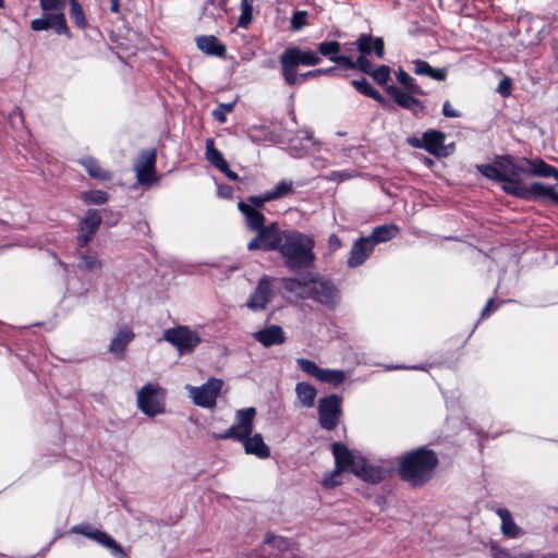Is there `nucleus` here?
I'll return each mask as SVG.
<instances>
[{
  "mask_svg": "<svg viewBox=\"0 0 558 558\" xmlns=\"http://www.w3.org/2000/svg\"><path fill=\"white\" fill-rule=\"evenodd\" d=\"M442 113L447 118H459L461 116L460 112L456 110L448 100L444 102Z\"/></svg>",
  "mask_w": 558,
  "mask_h": 558,
  "instance_id": "55",
  "label": "nucleus"
},
{
  "mask_svg": "<svg viewBox=\"0 0 558 558\" xmlns=\"http://www.w3.org/2000/svg\"><path fill=\"white\" fill-rule=\"evenodd\" d=\"M357 49L360 51V56H363L366 59V56L369 54L373 50L378 58L384 57L385 45L384 40L380 37H372L371 35H361L356 40Z\"/></svg>",
  "mask_w": 558,
  "mask_h": 558,
  "instance_id": "25",
  "label": "nucleus"
},
{
  "mask_svg": "<svg viewBox=\"0 0 558 558\" xmlns=\"http://www.w3.org/2000/svg\"><path fill=\"white\" fill-rule=\"evenodd\" d=\"M319 424L331 430L338 425L341 415V399L337 395L322 398L318 403Z\"/></svg>",
  "mask_w": 558,
  "mask_h": 558,
  "instance_id": "13",
  "label": "nucleus"
},
{
  "mask_svg": "<svg viewBox=\"0 0 558 558\" xmlns=\"http://www.w3.org/2000/svg\"><path fill=\"white\" fill-rule=\"evenodd\" d=\"M476 169L487 179L501 182L505 193L508 185L519 182V172L522 171L509 155L497 156L490 163L476 165Z\"/></svg>",
  "mask_w": 558,
  "mask_h": 558,
  "instance_id": "5",
  "label": "nucleus"
},
{
  "mask_svg": "<svg viewBox=\"0 0 558 558\" xmlns=\"http://www.w3.org/2000/svg\"><path fill=\"white\" fill-rule=\"evenodd\" d=\"M352 85L363 95H368L373 89V86L365 80H354L352 81Z\"/></svg>",
  "mask_w": 558,
  "mask_h": 558,
  "instance_id": "54",
  "label": "nucleus"
},
{
  "mask_svg": "<svg viewBox=\"0 0 558 558\" xmlns=\"http://www.w3.org/2000/svg\"><path fill=\"white\" fill-rule=\"evenodd\" d=\"M367 96L372 97L373 99L377 100L380 104H385L384 97L374 88L371 90V93Z\"/></svg>",
  "mask_w": 558,
  "mask_h": 558,
  "instance_id": "63",
  "label": "nucleus"
},
{
  "mask_svg": "<svg viewBox=\"0 0 558 558\" xmlns=\"http://www.w3.org/2000/svg\"><path fill=\"white\" fill-rule=\"evenodd\" d=\"M238 208L245 217L246 223L251 230L258 231L264 227L265 217L262 213L243 201L238 203Z\"/></svg>",
  "mask_w": 558,
  "mask_h": 558,
  "instance_id": "31",
  "label": "nucleus"
},
{
  "mask_svg": "<svg viewBox=\"0 0 558 558\" xmlns=\"http://www.w3.org/2000/svg\"><path fill=\"white\" fill-rule=\"evenodd\" d=\"M283 542H284V539L282 537H278V536H274V535L272 536H268L266 538V543L267 544H271L274 546H277V545L279 546Z\"/></svg>",
  "mask_w": 558,
  "mask_h": 558,
  "instance_id": "61",
  "label": "nucleus"
},
{
  "mask_svg": "<svg viewBox=\"0 0 558 558\" xmlns=\"http://www.w3.org/2000/svg\"><path fill=\"white\" fill-rule=\"evenodd\" d=\"M295 395L302 407L312 408L315 404L317 390L313 385L301 381L295 385Z\"/></svg>",
  "mask_w": 558,
  "mask_h": 558,
  "instance_id": "32",
  "label": "nucleus"
},
{
  "mask_svg": "<svg viewBox=\"0 0 558 558\" xmlns=\"http://www.w3.org/2000/svg\"><path fill=\"white\" fill-rule=\"evenodd\" d=\"M256 409L248 407L235 411L232 425L222 434H214L215 439L240 440L247 438L253 433Z\"/></svg>",
  "mask_w": 558,
  "mask_h": 558,
  "instance_id": "8",
  "label": "nucleus"
},
{
  "mask_svg": "<svg viewBox=\"0 0 558 558\" xmlns=\"http://www.w3.org/2000/svg\"><path fill=\"white\" fill-rule=\"evenodd\" d=\"M496 306H494V300L489 299L486 306L482 310L481 316L485 317L489 315L493 311H495Z\"/></svg>",
  "mask_w": 558,
  "mask_h": 558,
  "instance_id": "59",
  "label": "nucleus"
},
{
  "mask_svg": "<svg viewBox=\"0 0 558 558\" xmlns=\"http://www.w3.org/2000/svg\"><path fill=\"white\" fill-rule=\"evenodd\" d=\"M271 296L270 278L263 277L247 302V307L252 311L265 310Z\"/></svg>",
  "mask_w": 558,
  "mask_h": 558,
  "instance_id": "21",
  "label": "nucleus"
},
{
  "mask_svg": "<svg viewBox=\"0 0 558 558\" xmlns=\"http://www.w3.org/2000/svg\"><path fill=\"white\" fill-rule=\"evenodd\" d=\"M163 340L173 345L180 355L192 353L201 343L198 332L187 326L166 329L163 331Z\"/></svg>",
  "mask_w": 558,
  "mask_h": 558,
  "instance_id": "9",
  "label": "nucleus"
},
{
  "mask_svg": "<svg viewBox=\"0 0 558 558\" xmlns=\"http://www.w3.org/2000/svg\"><path fill=\"white\" fill-rule=\"evenodd\" d=\"M315 148L316 142L314 141L312 134L307 131H300L290 141V149L298 157L314 151Z\"/></svg>",
  "mask_w": 558,
  "mask_h": 558,
  "instance_id": "27",
  "label": "nucleus"
},
{
  "mask_svg": "<svg viewBox=\"0 0 558 558\" xmlns=\"http://www.w3.org/2000/svg\"><path fill=\"white\" fill-rule=\"evenodd\" d=\"M271 198H268V191L260 195H253L248 197V202L253 208L262 207L265 203L271 202Z\"/></svg>",
  "mask_w": 558,
  "mask_h": 558,
  "instance_id": "53",
  "label": "nucleus"
},
{
  "mask_svg": "<svg viewBox=\"0 0 558 558\" xmlns=\"http://www.w3.org/2000/svg\"><path fill=\"white\" fill-rule=\"evenodd\" d=\"M413 71L417 75H426L436 81H444L446 78V70L433 69L427 62L423 60H414L412 62Z\"/></svg>",
  "mask_w": 558,
  "mask_h": 558,
  "instance_id": "34",
  "label": "nucleus"
},
{
  "mask_svg": "<svg viewBox=\"0 0 558 558\" xmlns=\"http://www.w3.org/2000/svg\"><path fill=\"white\" fill-rule=\"evenodd\" d=\"M498 92L502 96H508L510 94V81L505 78L498 85Z\"/></svg>",
  "mask_w": 558,
  "mask_h": 558,
  "instance_id": "58",
  "label": "nucleus"
},
{
  "mask_svg": "<svg viewBox=\"0 0 558 558\" xmlns=\"http://www.w3.org/2000/svg\"><path fill=\"white\" fill-rule=\"evenodd\" d=\"M282 288L286 291L293 293L295 296L306 298L308 281L303 282L294 278L282 279Z\"/></svg>",
  "mask_w": 558,
  "mask_h": 558,
  "instance_id": "40",
  "label": "nucleus"
},
{
  "mask_svg": "<svg viewBox=\"0 0 558 558\" xmlns=\"http://www.w3.org/2000/svg\"><path fill=\"white\" fill-rule=\"evenodd\" d=\"M342 472H343L342 470H339L338 466H336V469L332 472H330L324 476V478L322 481V485L328 489L339 486L342 483V480H341Z\"/></svg>",
  "mask_w": 558,
  "mask_h": 558,
  "instance_id": "48",
  "label": "nucleus"
},
{
  "mask_svg": "<svg viewBox=\"0 0 558 558\" xmlns=\"http://www.w3.org/2000/svg\"><path fill=\"white\" fill-rule=\"evenodd\" d=\"M253 2L254 0H241V15L238 21V26L246 28L253 19Z\"/></svg>",
  "mask_w": 558,
  "mask_h": 558,
  "instance_id": "44",
  "label": "nucleus"
},
{
  "mask_svg": "<svg viewBox=\"0 0 558 558\" xmlns=\"http://www.w3.org/2000/svg\"><path fill=\"white\" fill-rule=\"evenodd\" d=\"M136 180L142 185H150L157 182L156 151L143 150L134 165Z\"/></svg>",
  "mask_w": 558,
  "mask_h": 558,
  "instance_id": "15",
  "label": "nucleus"
},
{
  "mask_svg": "<svg viewBox=\"0 0 558 558\" xmlns=\"http://www.w3.org/2000/svg\"><path fill=\"white\" fill-rule=\"evenodd\" d=\"M332 454L335 458L336 466L343 472L355 473L356 468L362 463L363 457L341 442L332 445Z\"/></svg>",
  "mask_w": 558,
  "mask_h": 558,
  "instance_id": "17",
  "label": "nucleus"
},
{
  "mask_svg": "<svg viewBox=\"0 0 558 558\" xmlns=\"http://www.w3.org/2000/svg\"><path fill=\"white\" fill-rule=\"evenodd\" d=\"M293 181L292 180H281L276 184V186L268 191V198L272 201L282 198L293 192Z\"/></svg>",
  "mask_w": 558,
  "mask_h": 558,
  "instance_id": "42",
  "label": "nucleus"
},
{
  "mask_svg": "<svg viewBox=\"0 0 558 558\" xmlns=\"http://www.w3.org/2000/svg\"><path fill=\"white\" fill-rule=\"evenodd\" d=\"M506 193L524 199H534L544 196L550 198L554 203L555 195H558V192L555 191L553 186L541 182L526 185L522 179H520L519 182H513L511 185H508Z\"/></svg>",
  "mask_w": 558,
  "mask_h": 558,
  "instance_id": "11",
  "label": "nucleus"
},
{
  "mask_svg": "<svg viewBox=\"0 0 558 558\" xmlns=\"http://www.w3.org/2000/svg\"><path fill=\"white\" fill-rule=\"evenodd\" d=\"M341 247V241L336 234H331L328 240V248L330 252H336Z\"/></svg>",
  "mask_w": 558,
  "mask_h": 558,
  "instance_id": "56",
  "label": "nucleus"
},
{
  "mask_svg": "<svg viewBox=\"0 0 558 558\" xmlns=\"http://www.w3.org/2000/svg\"><path fill=\"white\" fill-rule=\"evenodd\" d=\"M205 158L206 160L218 170L227 169V160L223 157V154L215 147V142L213 138H207L205 143Z\"/></svg>",
  "mask_w": 558,
  "mask_h": 558,
  "instance_id": "33",
  "label": "nucleus"
},
{
  "mask_svg": "<svg viewBox=\"0 0 558 558\" xmlns=\"http://www.w3.org/2000/svg\"><path fill=\"white\" fill-rule=\"evenodd\" d=\"M333 72H336L335 68L312 70V71H308L306 73L299 74L300 83L305 81V80L312 78V77H317V76H320V75L332 74Z\"/></svg>",
  "mask_w": 558,
  "mask_h": 558,
  "instance_id": "51",
  "label": "nucleus"
},
{
  "mask_svg": "<svg viewBox=\"0 0 558 558\" xmlns=\"http://www.w3.org/2000/svg\"><path fill=\"white\" fill-rule=\"evenodd\" d=\"M197 47L213 56H222L226 51L225 47L219 45L214 36H203L197 39Z\"/></svg>",
  "mask_w": 558,
  "mask_h": 558,
  "instance_id": "36",
  "label": "nucleus"
},
{
  "mask_svg": "<svg viewBox=\"0 0 558 558\" xmlns=\"http://www.w3.org/2000/svg\"><path fill=\"white\" fill-rule=\"evenodd\" d=\"M66 0H39L43 16L31 22L34 32L53 29L58 35L72 37L64 14Z\"/></svg>",
  "mask_w": 558,
  "mask_h": 558,
  "instance_id": "3",
  "label": "nucleus"
},
{
  "mask_svg": "<svg viewBox=\"0 0 558 558\" xmlns=\"http://www.w3.org/2000/svg\"><path fill=\"white\" fill-rule=\"evenodd\" d=\"M110 10L113 13L120 12V0H110Z\"/></svg>",
  "mask_w": 558,
  "mask_h": 558,
  "instance_id": "64",
  "label": "nucleus"
},
{
  "mask_svg": "<svg viewBox=\"0 0 558 558\" xmlns=\"http://www.w3.org/2000/svg\"><path fill=\"white\" fill-rule=\"evenodd\" d=\"M366 73L371 74L372 77L380 85L387 84L390 78V68L387 65H380L377 69H373V65L371 64V71Z\"/></svg>",
  "mask_w": 558,
  "mask_h": 558,
  "instance_id": "47",
  "label": "nucleus"
},
{
  "mask_svg": "<svg viewBox=\"0 0 558 558\" xmlns=\"http://www.w3.org/2000/svg\"><path fill=\"white\" fill-rule=\"evenodd\" d=\"M354 474L365 482L376 484L384 480L385 470L379 465L368 464L363 458Z\"/></svg>",
  "mask_w": 558,
  "mask_h": 558,
  "instance_id": "30",
  "label": "nucleus"
},
{
  "mask_svg": "<svg viewBox=\"0 0 558 558\" xmlns=\"http://www.w3.org/2000/svg\"><path fill=\"white\" fill-rule=\"evenodd\" d=\"M100 223L101 217L97 210L89 209L86 211L84 218L81 221L80 231L77 234V243L81 247H84L88 244V242L98 230Z\"/></svg>",
  "mask_w": 558,
  "mask_h": 558,
  "instance_id": "18",
  "label": "nucleus"
},
{
  "mask_svg": "<svg viewBox=\"0 0 558 558\" xmlns=\"http://www.w3.org/2000/svg\"><path fill=\"white\" fill-rule=\"evenodd\" d=\"M340 44L338 41H323L318 45V51L322 56L327 57L330 61L340 64L350 70H360L362 72L371 71V62L363 56H359L353 60L350 56L339 54Z\"/></svg>",
  "mask_w": 558,
  "mask_h": 558,
  "instance_id": "10",
  "label": "nucleus"
},
{
  "mask_svg": "<svg viewBox=\"0 0 558 558\" xmlns=\"http://www.w3.org/2000/svg\"><path fill=\"white\" fill-rule=\"evenodd\" d=\"M86 204L102 205L108 201V194L101 190H92L84 192L81 196Z\"/></svg>",
  "mask_w": 558,
  "mask_h": 558,
  "instance_id": "45",
  "label": "nucleus"
},
{
  "mask_svg": "<svg viewBox=\"0 0 558 558\" xmlns=\"http://www.w3.org/2000/svg\"><path fill=\"white\" fill-rule=\"evenodd\" d=\"M235 106V101L228 104H220L216 109L213 110V117L220 123L227 121V114L232 112Z\"/></svg>",
  "mask_w": 558,
  "mask_h": 558,
  "instance_id": "49",
  "label": "nucleus"
},
{
  "mask_svg": "<svg viewBox=\"0 0 558 558\" xmlns=\"http://www.w3.org/2000/svg\"><path fill=\"white\" fill-rule=\"evenodd\" d=\"M243 444L246 454H252L258 459H267L270 457V448L265 444L263 436L259 433L247 436V438L240 439Z\"/></svg>",
  "mask_w": 558,
  "mask_h": 558,
  "instance_id": "24",
  "label": "nucleus"
},
{
  "mask_svg": "<svg viewBox=\"0 0 558 558\" xmlns=\"http://www.w3.org/2000/svg\"><path fill=\"white\" fill-rule=\"evenodd\" d=\"M397 233L398 228L395 225H384L376 227L367 238L371 239L374 245H376L393 239Z\"/></svg>",
  "mask_w": 558,
  "mask_h": 558,
  "instance_id": "35",
  "label": "nucleus"
},
{
  "mask_svg": "<svg viewBox=\"0 0 558 558\" xmlns=\"http://www.w3.org/2000/svg\"><path fill=\"white\" fill-rule=\"evenodd\" d=\"M220 171L222 173H225L227 175V178L232 180V181L239 180V175L234 171L230 170L229 163L227 165V169L226 170H220Z\"/></svg>",
  "mask_w": 558,
  "mask_h": 558,
  "instance_id": "62",
  "label": "nucleus"
},
{
  "mask_svg": "<svg viewBox=\"0 0 558 558\" xmlns=\"http://www.w3.org/2000/svg\"><path fill=\"white\" fill-rule=\"evenodd\" d=\"M314 240L296 230H284L279 253L284 265L291 270L310 267L315 255L313 253Z\"/></svg>",
  "mask_w": 558,
  "mask_h": 558,
  "instance_id": "1",
  "label": "nucleus"
},
{
  "mask_svg": "<svg viewBox=\"0 0 558 558\" xmlns=\"http://www.w3.org/2000/svg\"><path fill=\"white\" fill-rule=\"evenodd\" d=\"M386 92L393 98L396 104L402 108L410 109L415 113L417 110L423 109L421 102L412 96V93L403 92L393 85L387 86Z\"/></svg>",
  "mask_w": 558,
  "mask_h": 558,
  "instance_id": "26",
  "label": "nucleus"
},
{
  "mask_svg": "<svg viewBox=\"0 0 558 558\" xmlns=\"http://www.w3.org/2000/svg\"><path fill=\"white\" fill-rule=\"evenodd\" d=\"M218 195L222 198H232L233 189L229 185H219L218 186Z\"/></svg>",
  "mask_w": 558,
  "mask_h": 558,
  "instance_id": "57",
  "label": "nucleus"
},
{
  "mask_svg": "<svg viewBox=\"0 0 558 558\" xmlns=\"http://www.w3.org/2000/svg\"><path fill=\"white\" fill-rule=\"evenodd\" d=\"M257 232V235L247 244L250 251H279L283 239V231H281L276 223L263 227Z\"/></svg>",
  "mask_w": 558,
  "mask_h": 558,
  "instance_id": "12",
  "label": "nucleus"
},
{
  "mask_svg": "<svg viewBox=\"0 0 558 558\" xmlns=\"http://www.w3.org/2000/svg\"><path fill=\"white\" fill-rule=\"evenodd\" d=\"M446 135L437 130H428L423 133V148L435 156H447L449 154L445 146Z\"/></svg>",
  "mask_w": 558,
  "mask_h": 558,
  "instance_id": "22",
  "label": "nucleus"
},
{
  "mask_svg": "<svg viewBox=\"0 0 558 558\" xmlns=\"http://www.w3.org/2000/svg\"><path fill=\"white\" fill-rule=\"evenodd\" d=\"M328 306L333 307L339 301V293L333 283L324 279L308 281L307 296Z\"/></svg>",
  "mask_w": 558,
  "mask_h": 558,
  "instance_id": "14",
  "label": "nucleus"
},
{
  "mask_svg": "<svg viewBox=\"0 0 558 558\" xmlns=\"http://www.w3.org/2000/svg\"><path fill=\"white\" fill-rule=\"evenodd\" d=\"M135 333L129 326L120 327L109 344V352L113 357L121 360L124 356L128 345L134 340Z\"/></svg>",
  "mask_w": 558,
  "mask_h": 558,
  "instance_id": "19",
  "label": "nucleus"
},
{
  "mask_svg": "<svg viewBox=\"0 0 558 558\" xmlns=\"http://www.w3.org/2000/svg\"><path fill=\"white\" fill-rule=\"evenodd\" d=\"M374 247L375 245L367 236L356 240L352 245L350 256L348 258V266L350 268L361 266L371 256Z\"/></svg>",
  "mask_w": 558,
  "mask_h": 558,
  "instance_id": "20",
  "label": "nucleus"
},
{
  "mask_svg": "<svg viewBox=\"0 0 558 558\" xmlns=\"http://www.w3.org/2000/svg\"><path fill=\"white\" fill-rule=\"evenodd\" d=\"M307 19V12L305 11H296L292 15L291 26L294 31H300L305 24Z\"/></svg>",
  "mask_w": 558,
  "mask_h": 558,
  "instance_id": "52",
  "label": "nucleus"
},
{
  "mask_svg": "<svg viewBox=\"0 0 558 558\" xmlns=\"http://www.w3.org/2000/svg\"><path fill=\"white\" fill-rule=\"evenodd\" d=\"M223 387V381L216 377H210L201 386L185 385L189 398L193 403L203 409H213L217 404L218 397Z\"/></svg>",
  "mask_w": 558,
  "mask_h": 558,
  "instance_id": "7",
  "label": "nucleus"
},
{
  "mask_svg": "<svg viewBox=\"0 0 558 558\" xmlns=\"http://www.w3.org/2000/svg\"><path fill=\"white\" fill-rule=\"evenodd\" d=\"M408 143H409V145H411L414 148H423V137L422 138L409 137Z\"/></svg>",
  "mask_w": 558,
  "mask_h": 558,
  "instance_id": "60",
  "label": "nucleus"
},
{
  "mask_svg": "<svg viewBox=\"0 0 558 558\" xmlns=\"http://www.w3.org/2000/svg\"><path fill=\"white\" fill-rule=\"evenodd\" d=\"M525 162H527L532 168L529 171L531 175H537L543 178L548 177H556L558 170L551 167L550 165L546 163L542 159L536 160H527L525 159Z\"/></svg>",
  "mask_w": 558,
  "mask_h": 558,
  "instance_id": "38",
  "label": "nucleus"
},
{
  "mask_svg": "<svg viewBox=\"0 0 558 558\" xmlns=\"http://www.w3.org/2000/svg\"><path fill=\"white\" fill-rule=\"evenodd\" d=\"M347 372L342 369L322 368L318 380L333 387H338L347 379Z\"/></svg>",
  "mask_w": 558,
  "mask_h": 558,
  "instance_id": "37",
  "label": "nucleus"
},
{
  "mask_svg": "<svg viewBox=\"0 0 558 558\" xmlns=\"http://www.w3.org/2000/svg\"><path fill=\"white\" fill-rule=\"evenodd\" d=\"M254 339L264 347L282 344L286 341V333L278 325H271L260 329L253 335Z\"/></svg>",
  "mask_w": 558,
  "mask_h": 558,
  "instance_id": "23",
  "label": "nucleus"
},
{
  "mask_svg": "<svg viewBox=\"0 0 558 558\" xmlns=\"http://www.w3.org/2000/svg\"><path fill=\"white\" fill-rule=\"evenodd\" d=\"M78 268L88 271H100L102 268L101 260L94 254H80Z\"/></svg>",
  "mask_w": 558,
  "mask_h": 558,
  "instance_id": "43",
  "label": "nucleus"
},
{
  "mask_svg": "<svg viewBox=\"0 0 558 558\" xmlns=\"http://www.w3.org/2000/svg\"><path fill=\"white\" fill-rule=\"evenodd\" d=\"M437 463V457L432 450L418 448L402 458L400 475L411 485L422 486L432 478Z\"/></svg>",
  "mask_w": 558,
  "mask_h": 558,
  "instance_id": "2",
  "label": "nucleus"
},
{
  "mask_svg": "<svg viewBox=\"0 0 558 558\" xmlns=\"http://www.w3.org/2000/svg\"><path fill=\"white\" fill-rule=\"evenodd\" d=\"M296 365L303 373L311 375L318 380L322 367H319L314 361L300 357L296 359Z\"/></svg>",
  "mask_w": 558,
  "mask_h": 558,
  "instance_id": "46",
  "label": "nucleus"
},
{
  "mask_svg": "<svg viewBox=\"0 0 558 558\" xmlns=\"http://www.w3.org/2000/svg\"><path fill=\"white\" fill-rule=\"evenodd\" d=\"M497 515L501 521V533L509 538H519L523 535L522 529L514 522L510 511L505 508L496 510Z\"/></svg>",
  "mask_w": 558,
  "mask_h": 558,
  "instance_id": "28",
  "label": "nucleus"
},
{
  "mask_svg": "<svg viewBox=\"0 0 558 558\" xmlns=\"http://www.w3.org/2000/svg\"><path fill=\"white\" fill-rule=\"evenodd\" d=\"M166 390L158 383H148L136 395L137 408L147 416L166 412Z\"/></svg>",
  "mask_w": 558,
  "mask_h": 558,
  "instance_id": "6",
  "label": "nucleus"
},
{
  "mask_svg": "<svg viewBox=\"0 0 558 558\" xmlns=\"http://www.w3.org/2000/svg\"><path fill=\"white\" fill-rule=\"evenodd\" d=\"M70 3V17L73 23L80 29H85L88 25L87 17L85 15L84 9L78 0H69Z\"/></svg>",
  "mask_w": 558,
  "mask_h": 558,
  "instance_id": "39",
  "label": "nucleus"
},
{
  "mask_svg": "<svg viewBox=\"0 0 558 558\" xmlns=\"http://www.w3.org/2000/svg\"><path fill=\"white\" fill-rule=\"evenodd\" d=\"M397 81L399 84L407 90L408 93H412L415 95H423V90L421 87L415 83V80L411 77L405 71L399 70L396 73Z\"/></svg>",
  "mask_w": 558,
  "mask_h": 558,
  "instance_id": "41",
  "label": "nucleus"
},
{
  "mask_svg": "<svg viewBox=\"0 0 558 558\" xmlns=\"http://www.w3.org/2000/svg\"><path fill=\"white\" fill-rule=\"evenodd\" d=\"M71 532L82 534L97 542L98 544L108 548L111 551V554L116 557L124 556L122 547L110 535L98 529H93L88 525H75L71 529Z\"/></svg>",
  "mask_w": 558,
  "mask_h": 558,
  "instance_id": "16",
  "label": "nucleus"
},
{
  "mask_svg": "<svg viewBox=\"0 0 558 558\" xmlns=\"http://www.w3.org/2000/svg\"><path fill=\"white\" fill-rule=\"evenodd\" d=\"M494 558H534L531 554H511L506 549H501L497 546L492 547Z\"/></svg>",
  "mask_w": 558,
  "mask_h": 558,
  "instance_id": "50",
  "label": "nucleus"
},
{
  "mask_svg": "<svg viewBox=\"0 0 558 558\" xmlns=\"http://www.w3.org/2000/svg\"><path fill=\"white\" fill-rule=\"evenodd\" d=\"M88 175L99 181H109L112 178L111 171L101 167L100 162L92 156H85L78 160Z\"/></svg>",
  "mask_w": 558,
  "mask_h": 558,
  "instance_id": "29",
  "label": "nucleus"
},
{
  "mask_svg": "<svg viewBox=\"0 0 558 558\" xmlns=\"http://www.w3.org/2000/svg\"><path fill=\"white\" fill-rule=\"evenodd\" d=\"M279 61L286 83L289 85H296L300 83L296 68L299 65H317L320 63V58L312 50H302L298 47H289L280 54Z\"/></svg>",
  "mask_w": 558,
  "mask_h": 558,
  "instance_id": "4",
  "label": "nucleus"
}]
</instances>
